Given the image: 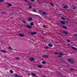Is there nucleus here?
Listing matches in <instances>:
<instances>
[{
    "label": "nucleus",
    "instance_id": "9b49d317",
    "mask_svg": "<svg viewBox=\"0 0 77 77\" xmlns=\"http://www.w3.org/2000/svg\"><path fill=\"white\" fill-rule=\"evenodd\" d=\"M72 49H73V50H77V48L74 47L72 46Z\"/></svg>",
    "mask_w": 77,
    "mask_h": 77
},
{
    "label": "nucleus",
    "instance_id": "79ce46f5",
    "mask_svg": "<svg viewBox=\"0 0 77 77\" xmlns=\"http://www.w3.org/2000/svg\"><path fill=\"white\" fill-rule=\"evenodd\" d=\"M75 36H77V34H74Z\"/></svg>",
    "mask_w": 77,
    "mask_h": 77
},
{
    "label": "nucleus",
    "instance_id": "0eeeda50",
    "mask_svg": "<svg viewBox=\"0 0 77 77\" xmlns=\"http://www.w3.org/2000/svg\"><path fill=\"white\" fill-rule=\"evenodd\" d=\"M61 19L62 20H67V18L66 17H61Z\"/></svg>",
    "mask_w": 77,
    "mask_h": 77
},
{
    "label": "nucleus",
    "instance_id": "6ab92c4d",
    "mask_svg": "<svg viewBox=\"0 0 77 77\" xmlns=\"http://www.w3.org/2000/svg\"><path fill=\"white\" fill-rule=\"evenodd\" d=\"M1 51L3 53H6V51L5 50H1Z\"/></svg>",
    "mask_w": 77,
    "mask_h": 77
},
{
    "label": "nucleus",
    "instance_id": "a878e982",
    "mask_svg": "<svg viewBox=\"0 0 77 77\" xmlns=\"http://www.w3.org/2000/svg\"><path fill=\"white\" fill-rule=\"evenodd\" d=\"M38 2H40V3H42V1L41 0H38Z\"/></svg>",
    "mask_w": 77,
    "mask_h": 77
},
{
    "label": "nucleus",
    "instance_id": "39448f33",
    "mask_svg": "<svg viewBox=\"0 0 77 77\" xmlns=\"http://www.w3.org/2000/svg\"><path fill=\"white\" fill-rule=\"evenodd\" d=\"M34 60V58H30L29 59V61H33Z\"/></svg>",
    "mask_w": 77,
    "mask_h": 77
},
{
    "label": "nucleus",
    "instance_id": "412c9836",
    "mask_svg": "<svg viewBox=\"0 0 77 77\" xmlns=\"http://www.w3.org/2000/svg\"><path fill=\"white\" fill-rule=\"evenodd\" d=\"M50 4L52 6H54V4L52 3H50Z\"/></svg>",
    "mask_w": 77,
    "mask_h": 77
},
{
    "label": "nucleus",
    "instance_id": "1a4fd4ad",
    "mask_svg": "<svg viewBox=\"0 0 77 77\" xmlns=\"http://www.w3.org/2000/svg\"><path fill=\"white\" fill-rule=\"evenodd\" d=\"M37 67H38L39 68H41L42 66H41L40 65H38L37 66Z\"/></svg>",
    "mask_w": 77,
    "mask_h": 77
},
{
    "label": "nucleus",
    "instance_id": "9d476101",
    "mask_svg": "<svg viewBox=\"0 0 77 77\" xmlns=\"http://www.w3.org/2000/svg\"><path fill=\"white\" fill-rule=\"evenodd\" d=\"M42 13L44 15H47V14H46L45 12H42Z\"/></svg>",
    "mask_w": 77,
    "mask_h": 77
},
{
    "label": "nucleus",
    "instance_id": "20e7f679",
    "mask_svg": "<svg viewBox=\"0 0 77 77\" xmlns=\"http://www.w3.org/2000/svg\"><path fill=\"white\" fill-rule=\"evenodd\" d=\"M26 26L27 27L28 29H31L32 28V26L28 25H26Z\"/></svg>",
    "mask_w": 77,
    "mask_h": 77
},
{
    "label": "nucleus",
    "instance_id": "5701e85b",
    "mask_svg": "<svg viewBox=\"0 0 77 77\" xmlns=\"http://www.w3.org/2000/svg\"><path fill=\"white\" fill-rule=\"evenodd\" d=\"M8 49H9V50H12V48H11V47H9Z\"/></svg>",
    "mask_w": 77,
    "mask_h": 77
},
{
    "label": "nucleus",
    "instance_id": "6e6552de",
    "mask_svg": "<svg viewBox=\"0 0 77 77\" xmlns=\"http://www.w3.org/2000/svg\"><path fill=\"white\" fill-rule=\"evenodd\" d=\"M63 33H64V34H66V35H68V32H66V31H64L63 32Z\"/></svg>",
    "mask_w": 77,
    "mask_h": 77
},
{
    "label": "nucleus",
    "instance_id": "f03ea898",
    "mask_svg": "<svg viewBox=\"0 0 77 77\" xmlns=\"http://www.w3.org/2000/svg\"><path fill=\"white\" fill-rule=\"evenodd\" d=\"M42 57L44 58H48V57H49V55H42Z\"/></svg>",
    "mask_w": 77,
    "mask_h": 77
},
{
    "label": "nucleus",
    "instance_id": "c85d7f7f",
    "mask_svg": "<svg viewBox=\"0 0 77 77\" xmlns=\"http://www.w3.org/2000/svg\"><path fill=\"white\" fill-rule=\"evenodd\" d=\"M10 73H13V71H12V70H10Z\"/></svg>",
    "mask_w": 77,
    "mask_h": 77
},
{
    "label": "nucleus",
    "instance_id": "ddd939ff",
    "mask_svg": "<svg viewBox=\"0 0 77 77\" xmlns=\"http://www.w3.org/2000/svg\"><path fill=\"white\" fill-rule=\"evenodd\" d=\"M48 46L51 47H53V45L49 44H48Z\"/></svg>",
    "mask_w": 77,
    "mask_h": 77
},
{
    "label": "nucleus",
    "instance_id": "72a5a7b5",
    "mask_svg": "<svg viewBox=\"0 0 77 77\" xmlns=\"http://www.w3.org/2000/svg\"><path fill=\"white\" fill-rule=\"evenodd\" d=\"M22 22H23V23H24L25 24H26V22H25V21H22Z\"/></svg>",
    "mask_w": 77,
    "mask_h": 77
},
{
    "label": "nucleus",
    "instance_id": "f704fd0d",
    "mask_svg": "<svg viewBox=\"0 0 77 77\" xmlns=\"http://www.w3.org/2000/svg\"><path fill=\"white\" fill-rule=\"evenodd\" d=\"M32 8V6H29V9H31V8Z\"/></svg>",
    "mask_w": 77,
    "mask_h": 77
},
{
    "label": "nucleus",
    "instance_id": "f3484780",
    "mask_svg": "<svg viewBox=\"0 0 77 77\" xmlns=\"http://www.w3.org/2000/svg\"><path fill=\"white\" fill-rule=\"evenodd\" d=\"M31 34L32 35H35V34H36V33L35 32H32L31 33Z\"/></svg>",
    "mask_w": 77,
    "mask_h": 77
},
{
    "label": "nucleus",
    "instance_id": "2eb2a0df",
    "mask_svg": "<svg viewBox=\"0 0 77 77\" xmlns=\"http://www.w3.org/2000/svg\"><path fill=\"white\" fill-rule=\"evenodd\" d=\"M28 21H32V18L30 17L28 19Z\"/></svg>",
    "mask_w": 77,
    "mask_h": 77
},
{
    "label": "nucleus",
    "instance_id": "4be33fe9",
    "mask_svg": "<svg viewBox=\"0 0 77 77\" xmlns=\"http://www.w3.org/2000/svg\"><path fill=\"white\" fill-rule=\"evenodd\" d=\"M63 29H67V27H66L65 26H63Z\"/></svg>",
    "mask_w": 77,
    "mask_h": 77
},
{
    "label": "nucleus",
    "instance_id": "a19ab883",
    "mask_svg": "<svg viewBox=\"0 0 77 77\" xmlns=\"http://www.w3.org/2000/svg\"><path fill=\"white\" fill-rule=\"evenodd\" d=\"M35 1V0H31V2H34Z\"/></svg>",
    "mask_w": 77,
    "mask_h": 77
},
{
    "label": "nucleus",
    "instance_id": "2f4dec72",
    "mask_svg": "<svg viewBox=\"0 0 77 77\" xmlns=\"http://www.w3.org/2000/svg\"><path fill=\"white\" fill-rule=\"evenodd\" d=\"M15 59H17V60L19 59V58H18L17 57H16Z\"/></svg>",
    "mask_w": 77,
    "mask_h": 77
},
{
    "label": "nucleus",
    "instance_id": "393cba45",
    "mask_svg": "<svg viewBox=\"0 0 77 77\" xmlns=\"http://www.w3.org/2000/svg\"><path fill=\"white\" fill-rule=\"evenodd\" d=\"M30 25H31V26H33V25H34L33 23H30Z\"/></svg>",
    "mask_w": 77,
    "mask_h": 77
},
{
    "label": "nucleus",
    "instance_id": "bb28decb",
    "mask_svg": "<svg viewBox=\"0 0 77 77\" xmlns=\"http://www.w3.org/2000/svg\"><path fill=\"white\" fill-rule=\"evenodd\" d=\"M66 41L68 42H70V40L69 39H67L66 40Z\"/></svg>",
    "mask_w": 77,
    "mask_h": 77
},
{
    "label": "nucleus",
    "instance_id": "473e14b6",
    "mask_svg": "<svg viewBox=\"0 0 77 77\" xmlns=\"http://www.w3.org/2000/svg\"><path fill=\"white\" fill-rule=\"evenodd\" d=\"M4 1V0H0V2H2Z\"/></svg>",
    "mask_w": 77,
    "mask_h": 77
},
{
    "label": "nucleus",
    "instance_id": "f257e3e1",
    "mask_svg": "<svg viewBox=\"0 0 77 77\" xmlns=\"http://www.w3.org/2000/svg\"><path fill=\"white\" fill-rule=\"evenodd\" d=\"M68 61L70 62V63H74V60H73L72 59H68Z\"/></svg>",
    "mask_w": 77,
    "mask_h": 77
},
{
    "label": "nucleus",
    "instance_id": "4468645a",
    "mask_svg": "<svg viewBox=\"0 0 77 77\" xmlns=\"http://www.w3.org/2000/svg\"><path fill=\"white\" fill-rule=\"evenodd\" d=\"M59 54L60 55V56H58V57H61V56H62V55H63V54H62V53H60Z\"/></svg>",
    "mask_w": 77,
    "mask_h": 77
},
{
    "label": "nucleus",
    "instance_id": "f8f14e48",
    "mask_svg": "<svg viewBox=\"0 0 77 77\" xmlns=\"http://www.w3.org/2000/svg\"><path fill=\"white\" fill-rule=\"evenodd\" d=\"M63 8L64 9H66V8H68V6H67V5H65L64 7H63Z\"/></svg>",
    "mask_w": 77,
    "mask_h": 77
},
{
    "label": "nucleus",
    "instance_id": "7c9ffc66",
    "mask_svg": "<svg viewBox=\"0 0 77 77\" xmlns=\"http://www.w3.org/2000/svg\"><path fill=\"white\" fill-rule=\"evenodd\" d=\"M28 5H29V6H32V4H30V3L28 4Z\"/></svg>",
    "mask_w": 77,
    "mask_h": 77
},
{
    "label": "nucleus",
    "instance_id": "7ed1b4c3",
    "mask_svg": "<svg viewBox=\"0 0 77 77\" xmlns=\"http://www.w3.org/2000/svg\"><path fill=\"white\" fill-rule=\"evenodd\" d=\"M60 22L61 24H65L66 23V21L63 20L61 21Z\"/></svg>",
    "mask_w": 77,
    "mask_h": 77
},
{
    "label": "nucleus",
    "instance_id": "58836bf2",
    "mask_svg": "<svg viewBox=\"0 0 77 77\" xmlns=\"http://www.w3.org/2000/svg\"><path fill=\"white\" fill-rule=\"evenodd\" d=\"M30 74L29 73H28V76H30Z\"/></svg>",
    "mask_w": 77,
    "mask_h": 77
},
{
    "label": "nucleus",
    "instance_id": "4c0bfd02",
    "mask_svg": "<svg viewBox=\"0 0 77 77\" xmlns=\"http://www.w3.org/2000/svg\"><path fill=\"white\" fill-rule=\"evenodd\" d=\"M45 48V49H48V47H47Z\"/></svg>",
    "mask_w": 77,
    "mask_h": 77
},
{
    "label": "nucleus",
    "instance_id": "a211bd4d",
    "mask_svg": "<svg viewBox=\"0 0 77 77\" xmlns=\"http://www.w3.org/2000/svg\"><path fill=\"white\" fill-rule=\"evenodd\" d=\"M14 76L15 77H18V75L15 74H14Z\"/></svg>",
    "mask_w": 77,
    "mask_h": 77
},
{
    "label": "nucleus",
    "instance_id": "37998d69",
    "mask_svg": "<svg viewBox=\"0 0 77 77\" xmlns=\"http://www.w3.org/2000/svg\"><path fill=\"white\" fill-rule=\"evenodd\" d=\"M58 15H61V14H58Z\"/></svg>",
    "mask_w": 77,
    "mask_h": 77
},
{
    "label": "nucleus",
    "instance_id": "b1692460",
    "mask_svg": "<svg viewBox=\"0 0 77 77\" xmlns=\"http://www.w3.org/2000/svg\"><path fill=\"white\" fill-rule=\"evenodd\" d=\"M42 64H45V61H43L42 62Z\"/></svg>",
    "mask_w": 77,
    "mask_h": 77
},
{
    "label": "nucleus",
    "instance_id": "c756f323",
    "mask_svg": "<svg viewBox=\"0 0 77 77\" xmlns=\"http://www.w3.org/2000/svg\"><path fill=\"white\" fill-rule=\"evenodd\" d=\"M70 70L71 71H74V69L71 68L70 69Z\"/></svg>",
    "mask_w": 77,
    "mask_h": 77
},
{
    "label": "nucleus",
    "instance_id": "c9c22d12",
    "mask_svg": "<svg viewBox=\"0 0 77 77\" xmlns=\"http://www.w3.org/2000/svg\"><path fill=\"white\" fill-rule=\"evenodd\" d=\"M24 1H25V2H27V0H23Z\"/></svg>",
    "mask_w": 77,
    "mask_h": 77
},
{
    "label": "nucleus",
    "instance_id": "dca6fc26",
    "mask_svg": "<svg viewBox=\"0 0 77 77\" xmlns=\"http://www.w3.org/2000/svg\"><path fill=\"white\" fill-rule=\"evenodd\" d=\"M36 11H37V10L36 9L32 10V12H36Z\"/></svg>",
    "mask_w": 77,
    "mask_h": 77
},
{
    "label": "nucleus",
    "instance_id": "cd10ccee",
    "mask_svg": "<svg viewBox=\"0 0 77 77\" xmlns=\"http://www.w3.org/2000/svg\"><path fill=\"white\" fill-rule=\"evenodd\" d=\"M55 54L56 55H57L58 54V53L57 52H55Z\"/></svg>",
    "mask_w": 77,
    "mask_h": 77
},
{
    "label": "nucleus",
    "instance_id": "423d86ee",
    "mask_svg": "<svg viewBox=\"0 0 77 77\" xmlns=\"http://www.w3.org/2000/svg\"><path fill=\"white\" fill-rule=\"evenodd\" d=\"M19 36H20V37H24V35L23 34H19Z\"/></svg>",
    "mask_w": 77,
    "mask_h": 77
},
{
    "label": "nucleus",
    "instance_id": "aec40b11",
    "mask_svg": "<svg viewBox=\"0 0 77 77\" xmlns=\"http://www.w3.org/2000/svg\"><path fill=\"white\" fill-rule=\"evenodd\" d=\"M8 6H9V7H11V6H12V5L11 4H8Z\"/></svg>",
    "mask_w": 77,
    "mask_h": 77
},
{
    "label": "nucleus",
    "instance_id": "c03bdc74",
    "mask_svg": "<svg viewBox=\"0 0 77 77\" xmlns=\"http://www.w3.org/2000/svg\"><path fill=\"white\" fill-rule=\"evenodd\" d=\"M33 6H36V5H33Z\"/></svg>",
    "mask_w": 77,
    "mask_h": 77
},
{
    "label": "nucleus",
    "instance_id": "ea45409f",
    "mask_svg": "<svg viewBox=\"0 0 77 77\" xmlns=\"http://www.w3.org/2000/svg\"><path fill=\"white\" fill-rule=\"evenodd\" d=\"M75 7H73V9H75Z\"/></svg>",
    "mask_w": 77,
    "mask_h": 77
},
{
    "label": "nucleus",
    "instance_id": "e433bc0d",
    "mask_svg": "<svg viewBox=\"0 0 77 77\" xmlns=\"http://www.w3.org/2000/svg\"><path fill=\"white\" fill-rule=\"evenodd\" d=\"M43 26L44 27V28H46V27H45V25H43Z\"/></svg>",
    "mask_w": 77,
    "mask_h": 77
}]
</instances>
